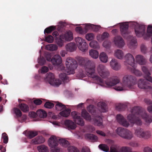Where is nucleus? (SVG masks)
Instances as JSON below:
<instances>
[{"label": "nucleus", "mask_w": 152, "mask_h": 152, "mask_svg": "<svg viewBox=\"0 0 152 152\" xmlns=\"http://www.w3.org/2000/svg\"><path fill=\"white\" fill-rule=\"evenodd\" d=\"M71 115L77 124L82 126L84 125V121L83 119L81 118L80 113L76 111H73L71 112Z\"/></svg>", "instance_id": "obj_12"}, {"label": "nucleus", "mask_w": 152, "mask_h": 152, "mask_svg": "<svg viewBox=\"0 0 152 152\" xmlns=\"http://www.w3.org/2000/svg\"><path fill=\"white\" fill-rule=\"evenodd\" d=\"M94 34L92 33H88L86 36V39L88 41L92 40L94 39Z\"/></svg>", "instance_id": "obj_54"}, {"label": "nucleus", "mask_w": 152, "mask_h": 152, "mask_svg": "<svg viewBox=\"0 0 152 152\" xmlns=\"http://www.w3.org/2000/svg\"><path fill=\"white\" fill-rule=\"evenodd\" d=\"M2 138L3 139V142L7 144L8 141V137L7 134L4 132L2 135Z\"/></svg>", "instance_id": "obj_53"}, {"label": "nucleus", "mask_w": 152, "mask_h": 152, "mask_svg": "<svg viewBox=\"0 0 152 152\" xmlns=\"http://www.w3.org/2000/svg\"><path fill=\"white\" fill-rule=\"evenodd\" d=\"M86 136L88 139L93 142L96 141L98 139V137L93 134H86Z\"/></svg>", "instance_id": "obj_40"}, {"label": "nucleus", "mask_w": 152, "mask_h": 152, "mask_svg": "<svg viewBox=\"0 0 152 152\" xmlns=\"http://www.w3.org/2000/svg\"><path fill=\"white\" fill-rule=\"evenodd\" d=\"M131 66L132 67L129 68V69L132 73H134L135 75L137 76H140L142 75V72L140 71L135 69L136 66L135 64L134 65V66Z\"/></svg>", "instance_id": "obj_32"}, {"label": "nucleus", "mask_w": 152, "mask_h": 152, "mask_svg": "<svg viewBox=\"0 0 152 152\" xmlns=\"http://www.w3.org/2000/svg\"><path fill=\"white\" fill-rule=\"evenodd\" d=\"M62 35L64 37V39L65 41H70L73 39V34L70 31L66 32L64 34H62Z\"/></svg>", "instance_id": "obj_24"}, {"label": "nucleus", "mask_w": 152, "mask_h": 152, "mask_svg": "<svg viewBox=\"0 0 152 152\" xmlns=\"http://www.w3.org/2000/svg\"><path fill=\"white\" fill-rule=\"evenodd\" d=\"M141 50L142 52L143 53H145L146 51V48L144 45H142L141 46Z\"/></svg>", "instance_id": "obj_62"}, {"label": "nucleus", "mask_w": 152, "mask_h": 152, "mask_svg": "<svg viewBox=\"0 0 152 152\" xmlns=\"http://www.w3.org/2000/svg\"><path fill=\"white\" fill-rule=\"evenodd\" d=\"M56 29L55 27L53 26H51L45 29L44 33L45 34H49L51 33L53 31H54Z\"/></svg>", "instance_id": "obj_48"}, {"label": "nucleus", "mask_w": 152, "mask_h": 152, "mask_svg": "<svg viewBox=\"0 0 152 152\" xmlns=\"http://www.w3.org/2000/svg\"><path fill=\"white\" fill-rule=\"evenodd\" d=\"M131 113L129 114L127 118L132 124H136L137 125L142 124V121L140 118L142 117L148 123H151L152 120L148 118V116L142 108L138 106H135L131 110Z\"/></svg>", "instance_id": "obj_2"}, {"label": "nucleus", "mask_w": 152, "mask_h": 152, "mask_svg": "<svg viewBox=\"0 0 152 152\" xmlns=\"http://www.w3.org/2000/svg\"><path fill=\"white\" fill-rule=\"evenodd\" d=\"M144 101L147 104L150 105L147 108L148 111L150 113H152V102L151 101L148 99H144Z\"/></svg>", "instance_id": "obj_43"}, {"label": "nucleus", "mask_w": 152, "mask_h": 152, "mask_svg": "<svg viewBox=\"0 0 152 152\" xmlns=\"http://www.w3.org/2000/svg\"><path fill=\"white\" fill-rule=\"evenodd\" d=\"M58 139L55 136H52L48 140V143L49 146L51 148H55L58 144Z\"/></svg>", "instance_id": "obj_17"}, {"label": "nucleus", "mask_w": 152, "mask_h": 152, "mask_svg": "<svg viewBox=\"0 0 152 152\" xmlns=\"http://www.w3.org/2000/svg\"><path fill=\"white\" fill-rule=\"evenodd\" d=\"M29 116L33 118H34L36 117L37 115V113H35L34 112H31L29 113Z\"/></svg>", "instance_id": "obj_63"}, {"label": "nucleus", "mask_w": 152, "mask_h": 152, "mask_svg": "<svg viewBox=\"0 0 152 152\" xmlns=\"http://www.w3.org/2000/svg\"><path fill=\"white\" fill-rule=\"evenodd\" d=\"M75 30L77 32L81 34H83L84 32L82 28L80 27H76L75 28Z\"/></svg>", "instance_id": "obj_57"}, {"label": "nucleus", "mask_w": 152, "mask_h": 152, "mask_svg": "<svg viewBox=\"0 0 152 152\" xmlns=\"http://www.w3.org/2000/svg\"><path fill=\"white\" fill-rule=\"evenodd\" d=\"M109 36V34L106 32H104L102 35L101 38L102 39H104L108 38Z\"/></svg>", "instance_id": "obj_58"}, {"label": "nucleus", "mask_w": 152, "mask_h": 152, "mask_svg": "<svg viewBox=\"0 0 152 152\" xmlns=\"http://www.w3.org/2000/svg\"><path fill=\"white\" fill-rule=\"evenodd\" d=\"M34 102L37 105H39L42 103V101L39 99H37L34 101Z\"/></svg>", "instance_id": "obj_59"}, {"label": "nucleus", "mask_w": 152, "mask_h": 152, "mask_svg": "<svg viewBox=\"0 0 152 152\" xmlns=\"http://www.w3.org/2000/svg\"><path fill=\"white\" fill-rule=\"evenodd\" d=\"M97 70L100 75L103 78L107 77L109 75L110 73L105 66L100 64L97 67Z\"/></svg>", "instance_id": "obj_11"}, {"label": "nucleus", "mask_w": 152, "mask_h": 152, "mask_svg": "<svg viewBox=\"0 0 152 152\" xmlns=\"http://www.w3.org/2000/svg\"><path fill=\"white\" fill-rule=\"evenodd\" d=\"M81 115L85 119L91 121L95 126H100L102 125V120L99 116L94 115L92 119L89 114L86 110H83L81 112Z\"/></svg>", "instance_id": "obj_6"}, {"label": "nucleus", "mask_w": 152, "mask_h": 152, "mask_svg": "<svg viewBox=\"0 0 152 152\" xmlns=\"http://www.w3.org/2000/svg\"><path fill=\"white\" fill-rule=\"evenodd\" d=\"M124 108V105L121 104H119L116 106V109L119 111L123 110Z\"/></svg>", "instance_id": "obj_56"}, {"label": "nucleus", "mask_w": 152, "mask_h": 152, "mask_svg": "<svg viewBox=\"0 0 152 152\" xmlns=\"http://www.w3.org/2000/svg\"><path fill=\"white\" fill-rule=\"evenodd\" d=\"M77 59L79 64L85 69L86 74L88 77L94 79L96 81L97 83L101 86H104L103 80L95 74V64L94 61L89 60L88 58L81 57H78Z\"/></svg>", "instance_id": "obj_1"}, {"label": "nucleus", "mask_w": 152, "mask_h": 152, "mask_svg": "<svg viewBox=\"0 0 152 152\" xmlns=\"http://www.w3.org/2000/svg\"><path fill=\"white\" fill-rule=\"evenodd\" d=\"M69 152H80L78 148L74 146H70L68 148Z\"/></svg>", "instance_id": "obj_50"}, {"label": "nucleus", "mask_w": 152, "mask_h": 152, "mask_svg": "<svg viewBox=\"0 0 152 152\" xmlns=\"http://www.w3.org/2000/svg\"><path fill=\"white\" fill-rule=\"evenodd\" d=\"M13 110L17 117H20L22 116V112L19 109L17 108H14Z\"/></svg>", "instance_id": "obj_51"}, {"label": "nucleus", "mask_w": 152, "mask_h": 152, "mask_svg": "<svg viewBox=\"0 0 152 152\" xmlns=\"http://www.w3.org/2000/svg\"><path fill=\"white\" fill-rule=\"evenodd\" d=\"M125 61L124 64L126 66L129 65L131 66H134L135 64L134 58L131 54L128 53L124 56Z\"/></svg>", "instance_id": "obj_14"}, {"label": "nucleus", "mask_w": 152, "mask_h": 152, "mask_svg": "<svg viewBox=\"0 0 152 152\" xmlns=\"http://www.w3.org/2000/svg\"><path fill=\"white\" fill-rule=\"evenodd\" d=\"M114 56L117 58L121 59L124 57V53L121 50L117 49L115 51Z\"/></svg>", "instance_id": "obj_30"}, {"label": "nucleus", "mask_w": 152, "mask_h": 152, "mask_svg": "<svg viewBox=\"0 0 152 152\" xmlns=\"http://www.w3.org/2000/svg\"><path fill=\"white\" fill-rule=\"evenodd\" d=\"M129 25L126 23H123L121 26L120 30L123 36L125 37L128 34Z\"/></svg>", "instance_id": "obj_19"}, {"label": "nucleus", "mask_w": 152, "mask_h": 152, "mask_svg": "<svg viewBox=\"0 0 152 152\" xmlns=\"http://www.w3.org/2000/svg\"><path fill=\"white\" fill-rule=\"evenodd\" d=\"M55 109L57 111H61L64 110L66 108L65 105L62 103L59 102H57L55 106Z\"/></svg>", "instance_id": "obj_37"}, {"label": "nucleus", "mask_w": 152, "mask_h": 152, "mask_svg": "<svg viewBox=\"0 0 152 152\" xmlns=\"http://www.w3.org/2000/svg\"><path fill=\"white\" fill-rule=\"evenodd\" d=\"M99 58L101 61L103 63H106L107 62L108 57L104 52H102L100 54Z\"/></svg>", "instance_id": "obj_29"}, {"label": "nucleus", "mask_w": 152, "mask_h": 152, "mask_svg": "<svg viewBox=\"0 0 152 152\" xmlns=\"http://www.w3.org/2000/svg\"><path fill=\"white\" fill-rule=\"evenodd\" d=\"M99 148L102 151L106 152H108L109 148L107 145L101 144L99 145Z\"/></svg>", "instance_id": "obj_47"}, {"label": "nucleus", "mask_w": 152, "mask_h": 152, "mask_svg": "<svg viewBox=\"0 0 152 152\" xmlns=\"http://www.w3.org/2000/svg\"><path fill=\"white\" fill-rule=\"evenodd\" d=\"M146 36L147 37L145 38L144 37V38L145 39L152 36V25H148L147 28V33L146 34Z\"/></svg>", "instance_id": "obj_45"}, {"label": "nucleus", "mask_w": 152, "mask_h": 152, "mask_svg": "<svg viewBox=\"0 0 152 152\" xmlns=\"http://www.w3.org/2000/svg\"><path fill=\"white\" fill-rule=\"evenodd\" d=\"M120 82V80L117 77H113L110 79H107L105 83L108 87H110L114 86Z\"/></svg>", "instance_id": "obj_15"}, {"label": "nucleus", "mask_w": 152, "mask_h": 152, "mask_svg": "<svg viewBox=\"0 0 152 152\" xmlns=\"http://www.w3.org/2000/svg\"><path fill=\"white\" fill-rule=\"evenodd\" d=\"M54 40L53 37L51 35H49L45 37V41L48 42L52 43Z\"/></svg>", "instance_id": "obj_55"}, {"label": "nucleus", "mask_w": 152, "mask_h": 152, "mask_svg": "<svg viewBox=\"0 0 152 152\" xmlns=\"http://www.w3.org/2000/svg\"><path fill=\"white\" fill-rule=\"evenodd\" d=\"M130 25L132 27L134 28L135 32L137 37H142L145 34L146 29L145 25H140L135 22H132Z\"/></svg>", "instance_id": "obj_7"}, {"label": "nucleus", "mask_w": 152, "mask_h": 152, "mask_svg": "<svg viewBox=\"0 0 152 152\" xmlns=\"http://www.w3.org/2000/svg\"><path fill=\"white\" fill-rule=\"evenodd\" d=\"M101 28L100 26H95L91 24H87L85 26V29L88 30L92 28L94 31H98Z\"/></svg>", "instance_id": "obj_26"}, {"label": "nucleus", "mask_w": 152, "mask_h": 152, "mask_svg": "<svg viewBox=\"0 0 152 152\" xmlns=\"http://www.w3.org/2000/svg\"><path fill=\"white\" fill-rule=\"evenodd\" d=\"M38 134L37 132L33 131H28L27 132L26 135V136L29 139H31Z\"/></svg>", "instance_id": "obj_39"}, {"label": "nucleus", "mask_w": 152, "mask_h": 152, "mask_svg": "<svg viewBox=\"0 0 152 152\" xmlns=\"http://www.w3.org/2000/svg\"><path fill=\"white\" fill-rule=\"evenodd\" d=\"M54 106V104L50 102H46L44 104V106L47 108L51 109Z\"/></svg>", "instance_id": "obj_52"}, {"label": "nucleus", "mask_w": 152, "mask_h": 152, "mask_svg": "<svg viewBox=\"0 0 152 152\" xmlns=\"http://www.w3.org/2000/svg\"><path fill=\"white\" fill-rule=\"evenodd\" d=\"M136 81L137 79L134 76L131 75H126L123 78L122 83L121 84V86H116L114 89L117 91L134 89V86L136 84Z\"/></svg>", "instance_id": "obj_4"}, {"label": "nucleus", "mask_w": 152, "mask_h": 152, "mask_svg": "<svg viewBox=\"0 0 152 152\" xmlns=\"http://www.w3.org/2000/svg\"><path fill=\"white\" fill-rule=\"evenodd\" d=\"M66 65L67 69L65 73L59 75L60 78L64 83H67L69 81V77L66 75L73 74L75 70L77 67V61L73 58L71 57L67 58L66 60Z\"/></svg>", "instance_id": "obj_3"}, {"label": "nucleus", "mask_w": 152, "mask_h": 152, "mask_svg": "<svg viewBox=\"0 0 152 152\" xmlns=\"http://www.w3.org/2000/svg\"><path fill=\"white\" fill-rule=\"evenodd\" d=\"M58 142L65 148L68 147L69 145V143L67 140L62 138L58 139Z\"/></svg>", "instance_id": "obj_36"}, {"label": "nucleus", "mask_w": 152, "mask_h": 152, "mask_svg": "<svg viewBox=\"0 0 152 152\" xmlns=\"http://www.w3.org/2000/svg\"><path fill=\"white\" fill-rule=\"evenodd\" d=\"M37 115L40 118H44L47 116V113L45 111L40 109L37 111Z\"/></svg>", "instance_id": "obj_38"}, {"label": "nucleus", "mask_w": 152, "mask_h": 152, "mask_svg": "<svg viewBox=\"0 0 152 152\" xmlns=\"http://www.w3.org/2000/svg\"><path fill=\"white\" fill-rule=\"evenodd\" d=\"M66 48L67 51L72 52L76 50L77 46L74 42H70L66 45Z\"/></svg>", "instance_id": "obj_22"}, {"label": "nucleus", "mask_w": 152, "mask_h": 152, "mask_svg": "<svg viewBox=\"0 0 152 152\" xmlns=\"http://www.w3.org/2000/svg\"><path fill=\"white\" fill-rule=\"evenodd\" d=\"M128 45L129 48L132 49H134L136 48L137 45V42L135 37H132Z\"/></svg>", "instance_id": "obj_27"}, {"label": "nucleus", "mask_w": 152, "mask_h": 152, "mask_svg": "<svg viewBox=\"0 0 152 152\" xmlns=\"http://www.w3.org/2000/svg\"><path fill=\"white\" fill-rule=\"evenodd\" d=\"M97 106L100 108L102 112H105L107 111V105L104 102H99L97 104Z\"/></svg>", "instance_id": "obj_33"}, {"label": "nucleus", "mask_w": 152, "mask_h": 152, "mask_svg": "<svg viewBox=\"0 0 152 152\" xmlns=\"http://www.w3.org/2000/svg\"><path fill=\"white\" fill-rule=\"evenodd\" d=\"M45 80L48 82L51 85L55 84L58 86L61 83V81L58 79H56L54 74L52 73L47 74Z\"/></svg>", "instance_id": "obj_10"}, {"label": "nucleus", "mask_w": 152, "mask_h": 152, "mask_svg": "<svg viewBox=\"0 0 152 152\" xmlns=\"http://www.w3.org/2000/svg\"><path fill=\"white\" fill-rule=\"evenodd\" d=\"M71 112V110L69 108H66V107L64 110L61 111L59 114L62 116L66 117L70 115Z\"/></svg>", "instance_id": "obj_34"}, {"label": "nucleus", "mask_w": 152, "mask_h": 152, "mask_svg": "<svg viewBox=\"0 0 152 152\" xmlns=\"http://www.w3.org/2000/svg\"><path fill=\"white\" fill-rule=\"evenodd\" d=\"M96 132L98 134L103 137H105L106 136L105 134L102 131L97 130L96 131Z\"/></svg>", "instance_id": "obj_60"}, {"label": "nucleus", "mask_w": 152, "mask_h": 152, "mask_svg": "<svg viewBox=\"0 0 152 152\" xmlns=\"http://www.w3.org/2000/svg\"><path fill=\"white\" fill-rule=\"evenodd\" d=\"M142 69L145 74L144 77L146 79H140L138 81V87L141 89H151V86L148 81L152 83V78L151 76V74L145 66H142Z\"/></svg>", "instance_id": "obj_5"}, {"label": "nucleus", "mask_w": 152, "mask_h": 152, "mask_svg": "<svg viewBox=\"0 0 152 152\" xmlns=\"http://www.w3.org/2000/svg\"><path fill=\"white\" fill-rule=\"evenodd\" d=\"M89 45L91 47L94 48L98 49L99 48L98 42L96 41L91 42L89 43Z\"/></svg>", "instance_id": "obj_46"}, {"label": "nucleus", "mask_w": 152, "mask_h": 152, "mask_svg": "<svg viewBox=\"0 0 152 152\" xmlns=\"http://www.w3.org/2000/svg\"><path fill=\"white\" fill-rule=\"evenodd\" d=\"M137 62L140 65H144L145 63V59L143 57L140 55H137L136 57Z\"/></svg>", "instance_id": "obj_31"}, {"label": "nucleus", "mask_w": 152, "mask_h": 152, "mask_svg": "<svg viewBox=\"0 0 152 152\" xmlns=\"http://www.w3.org/2000/svg\"><path fill=\"white\" fill-rule=\"evenodd\" d=\"M110 65L112 68L115 70L118 71L120 69L121 66L115 59H113L110 62Z\"/></svg>", "instance_id": "obj_21"}, {"label": "nucleus", "mask_w": 152, "mask_h": 152, "mask_svg": "<svg viewBox=\"0 0 152 152\" xmlns=\"http://www.w3.org/2000/svg\"><path fill=\"white\" fill-rule=\"evenodd\" d=\"M65 125L69 129H74L76 127V124L72 121L67 120L65 121Z\"/></svg>", "instance_id": "obj_23"}, {"label": "nucleus", "mask_w": 152, "mask_h": 152, "mask_svg": "<svg viewBox=\"0 0 152 152\" xmlns=\"http://www.w3.org/2000/svg\"><path fill=\"white\" fill-rule=\"evenodd\" d=\"M114 42L115 45L119 48L123 47L125 43L122 38L120 36H117L115 37Z\"/></svg>", "instance_id": "obj_18"}, {"label": "nucleus", "mask_w": 152, "mask_h": 152, "mask_svg": "<svg viewBox=\"0 0 152 152\" xmlns=\"http://www.w3.org/2000/svg\"><path fill=\"white\" fill-rule=\"evenodd\" d=\"M47 50L51 51H55L58 49V46L56 45L50 44L47 45L46 46Z\"/></svg>", "instance_id": "obj_44"}, {"label": "nucleus", "mask_w": 152, "mask_h": 152, "mask_svg": "<svg viewBox=\"0 0 152 152\" xmlns=\"http://www.w3.org/2000/svg\"><path fill=\"white\" fill-rule=\"evenodd\" d=\"M135 134L139 137L144 139H148L151 136V133L149 132H145L142 129L140 128L135 130Z\"/></svg>", "instance_id": "obj_13"}, {"label": "nucleus", "mask_w": 152, "mask_h": 152, "mask_svg": "<svg viewBox=\"0 0 152 152\" xmlns=\"http://www.w3.org/2000/svg\"><path fill=\"white\" fill-rule=\"evenodd\" d=\"M75 40L78 48L80 50L85 52L88 50V45L84 39L81 37H77L75 38Z\"/></svg>", "instance_id": "obj_9"}, {"label": "nucleus", "mask_w": 152, "mask_h": 152, "mask_svg": "<svg viewBox=\"0 0 152 152\" xmlns=\"http://www.w3.org/2000/svg\"><path fill=\"white\" fill-rule=\"evenodd\" d=\"M64 38L62 34L59 37H56V42L59 47H61L63 46L64 42L65 41Z\"/></svg>", "instance_id": "obj_25"}, {"label": "nucleus", "mask_w": 152, "mask_h": 152, "mask_svg": "<svg viewBox=\"0 0 152 152\" xmlns=\"http://www.w3.org/2000/svg\"><path fill=\"white\" fill-rule=\"evenodd\" d=\"M116 119L118 123L124 126L127 127L129 125V122L120 114L117 115Z\"/></svg>", "instance_id": "obj_16"}, {"label": "nucleus", "mask_w": 152, "mask_h": 152, "mask_svg": "<svg viewBox=\"0 0 152 152\" xmlns=\"http://www.w3.org/2000/svg\"><path fill=\"white\" fill-rule=\"evenodd\" d=\"M45 141L44 138L42 136H39L32 140V143L35 144H39L43 143Z\"/></svg>", "instance_id": "obj_28"}, {"label": "nucleus", "mask_w": 152, "mask_h": 152, "mask_svg": "<svg viewBox=\"0 0 152 152\" xmlns=\"http://www.w3.org/2000/svg\"><path fill=\"white\" fill-rule=\"evenodd\" d=\"M19 108L23 112L26 113L28 112L29 107L27 104L24 103H20L19 104Z\"/></svg>", "instance_id": "obj_35"}, {"label": "nucleus", "mask_w": 152, "mask_h": 152, "mask_svg": "<svg viewBox=\"0 0 152 152\" xmlns=\"http://www.w3.org/2000/svg\"><path fill=\"white\" fill-rule=\"evenodd\" d=\"M116 131L118 134L124 139L131 140L133 137L132 133L126 129L119 127Z\"/></svg>", "instance_id": "obj_8"}, {"label": "nucleus", "mask_w": 152, "mask_h": 152, "mask_svg": "<svg viewBox=\"0 0 152 152\" xmlns=\"http://www.w3.org/2000/svg\"><path fill=\"white\" fill-rule=\"evenodd\" d=\"M51 62L54 65H58L61 64L62 62L61 56L58 55L54 56L51 59Z\"/></svg>", "instance_id": "obj_20"}, {"label": "nucleus", "mask_w": 152, "mask_h": 152, "mask_svg": "<svg viewBox=\"0 0 152 152\" xmlns=\"http://www.w3.org/2000/svg\"><path fill=\"white\" fill-rule=\"evenodd\" d=\"M81 152H91L90 149L88 148L83 147L82 148Z\"/></svg>", "instance_id": "obj_64"}, {"label": "nucleus", "mask_w": 152, "mask_h": 152, "mask_svg": "<svg viewBox=\"0 0 152 152\" xmlns=\"http://www.w3.org/2000/svg\"><path fill=\"white\" fill-rule=\"evenodd\" d=\"M37 148L39 152H49L48 148L44 145H41L38 146Z\"/></svg>", "instance_id": "obj_41"}, {"label": "nucleus", "mask_w": 152, "mask_h": 152, "mask_svg": "<svg viewBox=\"0 0 152 152\" xmlns=\"http://www.w3.org/2000/svg\"><path fill=\"white\" fill-rule=\"evenodd\" d=\"M87 110L91 113H94L95 112V107L93 105H90L87 108Z\"/></svg>", "instance_id": "obj_49"}, {"label": "nucleus", "mask_w": 152, "mask_h": 152, "mask_svg": "<svg viewBox=\"0 0 152 152\" xmlns=\"http://www.w3.org/2000/svg\"><path fill=\"white\" fill-rule=\"evenodd\" d=\"M48 68L46 66H43L42 67L41 69L42 73H45L48 72Z\"/></svg>", "instance_id": "obj_61"}, {"label": "nucleus", "mask_w": 152, "mask_h": 152, "mask_svg": "<svg viewBox=\"0 0 152 152\" xmlns=\"http://www.w3.org/2000/svg\"><path fill=\"white\" fill-rule=\"evenodd\" d=\"M89 55L90 56L94 58H97L99 56V53L97 51L91 50L89 51Z\"/></svg>", "instance_id": "obj_42"}]
</instances>
